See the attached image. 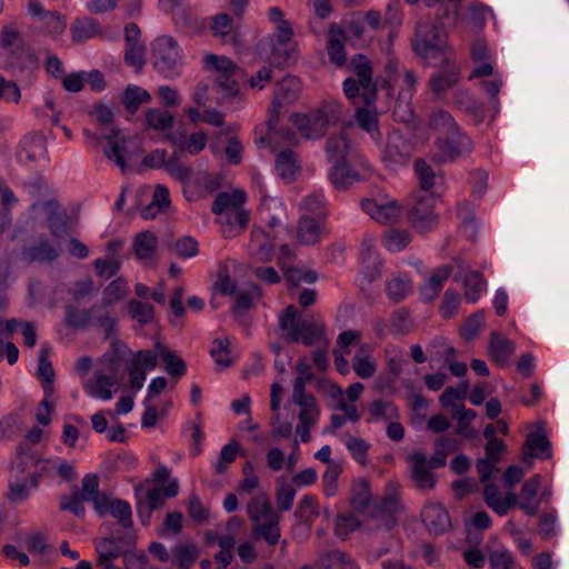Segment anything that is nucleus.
Returning a JSON list of instances; mask_svg holds the SVG:
<instances>
[{"instance_id":"nucleus-1","label":"nucleus","mask_w":569,"mask_h":569,"mask_svg":"<svg viewBox=\"0 0 569 569\" xmlns=\"http://www.w3.org/2000/svg\"><path fill=\"white\" fill-rule=\"evenodd\" d=\"M278 326L282 331V339L288 343L301 342L306 347H318L312 353L313 365L320 371L328 369L329 339L323 319L318 312L301 315L290 305L279 315Z\"/></svg>"},{"instance_id":"nucleus-2","label":"nucleus","mask_w":569,"mask_h":569,"mask_svg":"<svg viewBox=\"0 0 569 569\" xmlns=\"http://www.w3.org/2000/svg\"><path fill=\"white\" fill-rule=\"evenodd\" d=\"M412 50L422 59L442 57V64L455 61V54L450 50L447 32L435 22H419L411 40Z\"/></svg>"},{"instance_id":"nucleus-3","label":"nucleus","mask_w":569,"mask_h":569,"mask_svg":"<svg viewBox=\"0 0 569 569\" xmlns=\"http://www.w3.org/2000/svg\"><path fill=\"white\" fill-rule=\"evenodd\" d=\"M339 119L336 109H309L308 112L290 116L293 126L308 139L322 137L330 126H337Z\"/></svg>"},{"instance_id":"nucleus-4","label":"nucleus","mask_w":569,"mask_h":569,"mask_svg":"<svg viewBox=\"0 0 569 569\" xmlns=\"http://www.w3.org/2000/svg\"><path fill=\"white\" fill-rule=\"evenodd\" d=\"M66 323L72 328H88L96 326L103 330L104 338L111 337L116 327V319L111 318L107 311H101L99 306H92L86 310H79L73 306H66Z\"/></svg>"},{"instance_id":"nucleus-5","label":"nucleus","mask_w":569,"mask_h":569,"mask_svg":"<svg viewBox=\"0 0 569 569\" xmlns=\"http://www.w3.org/2000/svg\"><path fill=\"white\" fill-rule=\"evenodd\" d=\"M435 146L436 153L433 154V160L438 163L455 161L460 157L468 156L472 150L470 138L463 134L459 128L442 137H438Z\"/></svg>"},{"instance_id":"nucleus-6","label":"nucleus","mask_w":569,"mask_h":569,"mask_svg":"<svg viewBox=\"0 0 569 569\" xmlns=\"http://www.w3.org/2000/svg\"><path fill=\"white\" fill-rule=\"evenodd\" d=\"M239 87L237 81L217 80L212 86L207 82H199L193 91V101L198 106L207 103H236Z\"/></svg>"},{"instance_id":"nucleus-7","label":"nucleus","mask_w":569,"mask_h":569,"mask_svg":"<svg viewBox=\"0 0 569 569\" xmlns=\"http://www.w3.org/2000/svg\"><path fill=\"white\" fill-rule=\"evenodd\" d=\"M154 67L164 74H171L181 66L177 41L170 36L158 37L152 43Z\"/></svg>"},{"instance_id":"nucleus-8","label":"nucleus","mask_w":569,"mask_h":569,"mask_svg":"<svg viewBox=\"0 0 569 569\" xmlns=\"http://www.w3.org/2000/svg\"><path fill=\"white\" fill-rule=\"evenodd\" d=\"M435 202L432 193H425L415 199L408 212V219L415 229L423 232L436 224Z\"/></svg>"},{"instance_id":"nucleus-9","label":"nucleus","mask_w":569,"mask_h":569,"mask_svg":"<svg viewBox=\"0 0 569 569\" xmlns=\"http://www.w3.org/2000/svg\"><path fill=\"white\" fill-rule=\"evenodd\" d=\"M42 206L47 212L50 233L57 239H64L69 236L71 224L67 210L54 199L44 201Z\"/></svg>"},{"instance_id":"nucleus-10","label":"nucleus","mask_w":569,"mask_h":569,"mask_svg":"<svg viewBox=\"0 0 569 569\" xmlns=\"http://www.w3.org/2000/svg\"><path fill=\"white\" fill-rule=\"evenodd\" d=\"M110 149L106 150V156L113 159L116 163L124 171L126 161L131 160L143 152L141 141L138 138H127L120 141H113L109 138Z\"/></svg>"},{"instance_id":"nucleus-11","label":"nucleus","mask_w":569,"mask_h":569,"mask_svg":"<svg viewBox=\"0 0 569 569\" xmlns=\"http://www.w3.org/2000/svg\"><path fill=\"white\" fill-rule=\"evenodd\" d=\"M521 450L522 460L527 463H531L532 458L550 459L552 456L551 442L545 435L543 429L527 435Z\"/></svg>"},{"instance_id":"nucleus-12","label":"nucleus","mask_w":569,"mask_h":569,"mask_svg":"<svg viewBox=\"0 0 569 569\" xmlns=\"http://www.w3.org/2000/svg\"><path fill=\"white\" fill-rule=\"evenodd\" d=\"M249 250L258 261H271L274 254V237L263 228L254 227L251 230Z\"/></svg>"},{"instance_id":"nucleus-13","label":"nucleus","mask_w":569,"mask_h":569,"mask_svg":"<svg viewBox=\"0 0 569 569\" xmlns=\"http://www.w3.org/2000/svg\"><path fill=\"white\" fill-rule=\"evenodd\" d=\"M411 462V478L419 489L431 490L435 488L437 479L432 469L428 465V459L423 452L415 451L408 459Z\"/></svg>"},{"instance_id":"nucleus-14","label":"nucleus","mask_w":569,"mask_h":569,"mask_svg":"<svg viewBox=\"0 0 569 569\" xmlns=\"http://www.w3.org/2000/svg\"><path fill=\"white\" fill-rule=\"evenodd\" d=\"M360 204L366 213L381 223H392L401 213V208L397 201L380 203L375 199H363Z\"/></svg>"},{"instance_id":"nucleus-15","label":"nucleus","mask_w":569,"mask_h":569,"mask_svg":"<svg viewBox=\"0 0 569 569\" xmlns=\"http://www.w3.org/2000/svg\"><path fill=\"white\" fill-rule=\"evenodd\" d=\"M142 489V485L134 487L136 496L139 497V492ZM179 493V482L177 479L170 480L164 487H154L146 492L144 499L138 498L140 502L148 506L152 510H157L163 506L164 499H172Z\"/></svg>"},{"instance_id":"nucleus-16","label":"nucleus","mask_w":569,"mask_h":569,"mask_svg":"<svg viewBox=\"0 0 569 569\" xmlns=\"http://www.w3.org/2000/svg\"><path fill=\"white\" fill-rule=\"evenodd\" d=\"M421 519L427 529L433 535H441L450 528L448 511L440 503L427 505L421 511Z\"/></svg>"},{"instance_id":"nucleus-17","label":"nucleus","mask_w":569,"mask_h":569,"mask_svg":"<svg viewBox=\"0 0 569 569\" xmlns=\"http://www.w3.org/2000/svg\"><path fill=\"white\" fill-rule=\"evenodd\" d=\"M315 566L318 569H360L358 561L350 553L340 549L320 553Z\"/></svg>"},{"instance_id":"nucleus-18","label":"nucleus","mask_w":569,"mask_h":569,"mask_svg":"<svg viewBox=\"0 0 569 569\" xmlns=\"http://www.w3.org/2000/svg\"><path fill=\"white\" fill-rule=\"evenodd\" d=\"M452 271L453 267L450 264H443L432 270L429 279L420 288V295L425 302H431L440 295L443 283Z\"/></svg>"},{"instance_id":"nucleus-19","label":"nucleus","mask_w":569,"mask_h":569,"mask_svg":"<svg viewBox=\"0 0 569 569\" xmlns=\"http://www.w3.org/2000/svg\"><path fill=\"white\" fill-rule=\"evenodd\" d=\"M351 63L355 68V72L359 79V83L363 89L362 97H363L365 103L367 106L375 103L376 88L371 86L372 69H371L370 62L368 61V59L365 56L358 54V56L353 57Z\"/></svg>"},{"instance_id":"nucleus-20","label":"nucleus","mask_w":569,"mask_h":569,"mask_svg":"<svg viewBox=\"0 0 569 569\" xmlns=\"http://www.w3.org/2000/svg\"><path fill=\"white\" fill-rule=\"evenodd\" d=\"M515 343L502 337L499 332H491L490 343L488 346V353L490 359L497 365L505 367L509 363L510 357L515 352Z\"/></svg>"},{"instance_id":"nucleus-21","label":"nucleus","mask_w":569,"mask_h":569,"mask_svg":"<svg viewBox=\"0 0 569 569\" xmlns=\"http://www.w3.org/2000/svg\"><path fill=\"white\" fill-rule=\"evenodd\" d=\"M410 158L407 142L399 136L388 138L382 153V160L387 166L405 164Z\"/></svg>"},{"instance_id":"nucleus-22","label":"nucleus","mask_w":569,"mask_h":569,"mask_svg":"<svg viewBox=\"0 0 569 569\" xmlns=\"http://www.w3.org/2000/svg\"><path fill=\"white\" fill-rule=\"evenodd\" d=\"M453 117L445 109H432L428 114V121H423V131L430 130L442 137L458 129Z\"/></svg>"},{"instance_id":"nucleus-23","label":"nucleus","mask_w":569,"mask_h":569,"mask_svg":"<svg viewBox=\"0 0 569 569\" xmlns=\"http://www.w3.org/2000/svg\"><path fill=\"white\" fill-rule=\"evenodd\" d=\"M300 90V81L297 78H284L276 87L272 107H284L297 102Z\"/></svg>"},{"instance_id":"nucleus-24","label":"nucleus","mask_w":569,"mask_h":569,"mask_svg":"<svg viewBox=\"0 0 569 569\" xmlns=\"http://www.w3.org/2000/svg\"><path fill=\"white\" fill-rule=\"evenodd\" d=\"M274 167L278 176L287 182L293 181L300 172L297 154L290 149L282 150L277 154Z\"/></svg>"},{"instance_id":"nucleus-25","label":"nucleus","mask_w":569,"mask_h":569,"mask_svg":"<svg viewBox=\"0 0 569 569\" xmlns=\"http://www.w3.org/2000/svg\"><path fill=\"white\" fill-rule=\"evenodd\" d=\"M22 256L28 262H53L59 253L58 249L48 240H41L22 250Z\"/></svg>"},{"instance_id":"nucleus-26","label":"nucleus","mask_w":569,"mask_h":569,"mask_svg":"<svg viewBox=\"0 0 569 569\" xmlns=\"http://www.w3.org/2000/svg\"><path fill=\"white\" fill-rule=\"evenodd\" d=\"M352 123L343 126L339 136L328 138L326 143V152L330 160L345 159L350 152L351 146L348 138V131L352 129Z\"/></svg>"},{"instance_id":"nucleus-27","label":"nucleus","mask_w":569,"mask_h":569,"mask_svg":"<svg viewBox=\"0 0 569 569\" xmlns=\"http://www.w3.org/2000/svg\"><path fill=\"white\" fill-rule=\"evenodd\" d=\"M398 511V499L395 496H386L375 505L371 512L372 518L381 521V526L390 530L396 525L395 515Z\"/></svg>"},{"instance_id":"nucleus-28","label":"nucleus","mask_w":569,"mask_h":569,"mask_svg":"<svg viewBox=\"0 0 569 569\" xmlns=\"http://www.w3.org/2000/svg\"><path fill=\"white\" fill-rule=\"evenodd\" d=\"M293 403L300 407V412L298 415L299 422L303 425H315L320 416L319 406L317 403V399L312 393L301 395H292Z\"/></svg>"},{"instance_id":"nucleus-29","label":"nucleus","mask_w":569,"mask_h":569,"mask_svg":"<svg viewBox=\"0 0 569 569\" xmlns=\"http://www.w3.org/2000/svg\"><path fill=\"white\" fill-rule=\"evenodd\" d=\"M329 179L337 189H347L361 180L357 170L346 162L333 166Z\"/></svg>"},{"instance_id":"nucleus-30","label":"nucleus","mask_w":569,"mask_h":569,"mask_svg":"<svg viewBox=\"0 0 569 569\" xmlns=\"http://www.w3.org/2000/svg\"><path fill=\"white\" fill-rule=\"evenodd\" d=\"M246 202V193L241 190L233 192H220L212 202L211 210L216 214L230 212L236 208H240Z\"/></svg>"},{"instance_id":"nucleus-31","label":"nucleus","mask_w":569,"mask_h":569,"mask_svg":"<svg viewBox=\"0 0 569 569\" xmlns=\"http://www.w3.org/2000/svg\"><path fill=\"white\" fill-rule=\"evenodd\" d=\"M253 539H263L269 546H276L280 540L279 516H272L263 523H256L251 528Z\"/></svg>"},{"instance_id":"nucleus-32","label":"nucleus","mask_w":569,"mask_h":569,"mask_svg":"<svg viewBox=\"0 0 569 569\" xmlns=\"http://www.w3.org/2000/svg\"><path fill=\"white\" fill-rule=\"evenodd\" d=\"M199 557L193 543H180L171 549V562L179 569H191Z\"/></svg>"},{"instance_id":"nucleus-33","label":"nucleus","mask_w":569,"mask_h":569,"mask_svg":"<svg viewBox=\"0 0 569 569\" xmlns=\"http://www.w3.org/2000/svg\"><path fill=\"white\" fill-rule=\"evenodd\" d=\"M73 42L83 43L101 33L100 27L94 19H77L70 28Z\"/></svg>"},{"instance_id":"nucleus-34","label":"nucleus","mask_w":569,"mask_h":569,"mask_svg":"<svg viewBox=\"0 0 569 569\" xmlns=\"http://www.w3.org/2000/svg\"><path fill=\"white\" fill-rule=\"evenodd\" d=\"M117 539L114 537H104L96 541V552L98 555L97 563H107L112 560L122 557L124 551L122 546L117 543Z\"/></svg>"},{"instance_id":"nucleus-35","label":"nucleus","mask_w":569,"mask_h":569,"mask_svg":"<svg viewBox=\"0 0 569 569\" xmlns=\"http://www.w3.org/2000/svg\"><path fill=\"white\" fill-rule=\"evenodd\" d=\"M449 68L446 71H439L430 79V88L433 93L440 94L448 89L452 88L459 79V72L453 62L447 64Z\"/></svg>"},{"instance_id":"nucleus-36","label":"nucleus","mask_w":569,"mask_h":569,"mask_svg":"<svg viewBox=\"0 0 569 569\" xmlns=\"http://www.w3.org/2000/svg\"><path fill=\"white\" fill-rule=\"evenodd\" d=\"M156 347L159 350L162 361L164 362L166 371L171 377L181 378L182 376L186 375L187 366L182 358L178 357L176 352L169 350L160 342H157Z\"/></svg>"},{"instance_id":"nucleus-37","label":"nucleus","mask_w":569,"mask_h":569,"mask_svg":"<svg viewBox=\"0 0 569 569\" xmlns=\"http://www.w3.org/2000/svg\"><path fill=\"white\" fill-rule=\"evenodd\" d=\"M297 238L306 246L316 244L320 240V227L317 219L301 217L298 224Z\"/></svg>"},{"instance_id":"nucleus-38","label":"nucleus","mask_w":569,"mask_h":569,"mask_svg":"<svg viewBox=\"0 0 569 569\" xmlns=\"http://www.w3.org/2000/svg\"><path fill=\"white\" fill-rule=\"evenodd\" d=\"M204 64L207 68H211L219 72L218 80L232 81L230 79L236 72H240L237 66L224 56L209 54L204 58Z\"/></svg>"},{"instance_id":"nucleus-39","label":"nucleus","mask_w":569,"mask_h":569,"mask_svg":"<svg viewBox=\"0 0 569 569\" xmlns=\"http://www.w3.org/2000/svg\"><path fill=\"white\" fill-rule=\"evenodd\" d=\"M174 117L168 109H147L146 123L150 129L168 131L173 127Z\"/></svg>"},{"instance_id":"nucleus-40","label":"nucleus","mask_w":569,"mask_h":569,"mask_svg":"<svg viewBox=\"0 0 569 569\" xmlns=\"http://www.w3.org/2000/svg\"><path fill=\"white\" fill-rule=\"evenodd\" d=\"M117 383V377L112 375H97L96 386L90 383L84 385V390L88 395L94 398H101L103 400H110L112 398V391L110 390Z\"/></svg>"},{"instance_id":"nucleus-41","label":"nucleus","mask_w":569,"mask_h":569,"mask_svg":"<svg viewBox=\"0 0 569 569\" xmlns=\"http://www.w3.org/2000/svg\"><path fill=\"white\" fill-rule=\"evenodd\" d=\"M463 286L466 300L475 303L485 290L486 281L479 271H470L465 276Z\"/></svg>"},{"instance_id":"nucleus-42","label":"nucleus","mask_w":569,"mask_h":569,"mask_svg":"<svg viewBox=\"0 0 569 569\" xmlns=\"http://www.w3.org/2000/svg\"><path fill=\"white\" fill-rule=\"evenodd\" d=\"M319 508L317 498L311 495H306L299 501L295 517L303 523L311 525L319 517Z\"/></svg>"},{"instance_id":"nucleus-43","label":"nucleus","mask_w":569,"mask_h":569,"mask_svg":"<svg viewBox=\"0 0 569 569\" xmlns=\"http://www.w3.org/2000/svg\"><path fill=\"white\" fill-rule=\"evenodd\" d=\"M157 243L158 239L152 232L146 231L138 233L133 240V249L137 258H151L156 252Z\"/></svg>"},{"instance_id":"nucleus-44","label":"nucleus","mask_w":569,"mask_h":569,"mask_svg":"<svg viewBox=\"0 0 569 569\" xmlns=\"http://www.w3.org/2000/svg\"><path fill=\"white\" fill-rule=\"evenodd\" d=\"M38 377L43 380V391L50 396L53 391L52 382L54 378V369L48 359V351L43 347L39 350Z\"/></svg>"},{"instance_id":"nucleus-45","label":"nucleus","mask_w":569,"mask_h":569,"mask_svg":"<svg viewBox=\"0 0 569 569\" xmlns=\"http://www.w3.org/2000/svg\"><path fill=\"white\" fill-rule=\"evenodd\" d=\"M369 415L370 417L367 419V422H373L379 419L390 420L399 418V410L392 402L378 399L372 402Z\"/></svg>"},{"instance_id":"nucleus-46","label":"nucleus","mask_w":569,"mask_h":569,"mask_svg":"<svg viewBox=\"0 0 569 569\" xmlns=\"http://www.w3.org/2000/svg\"><path fill=\"white\" fill-rule=\"evenodd\" d=\"M127 292L128 286L126 279L118 277L104 288L102 303L99 306L100 310L103 311L106 307L123 298Z\"/></svg>"},{"instance_id":"nucleus-47","label":"nucleus","mask_w":569,"mask_h":569,"mask_svg":"<svg viewBox=\"0 0 569 569\" xmlns=\"http://www.w3.org/2000/svg\"><path fill=\"white\" fill-rule=\"evenodd\" d=\"M298 376L293 382L292 395H307L306 385L315 379V373L311 370V366L307 363L306 358L299 359L296 365Z\"/></svg>"},{"instance_id":"nucleus-48","label":"nucleus","mask_w":569,"mask_h":569,"mask_svg":"<svg viewBox=\"0 0 569 569\" xmlns=\"http://www.w3.org/2000/svg\"><path fill=\"white\" fill-rule=\"evenodd\" d=\"M371 502V492L369 482L360 479L352 489L351 506L357 511H365Z\"/></svg>"},{"instance_id":"nucleus-49","label":"nucleus","mask_w":569,"mask_h":569,"mask_svg":"<svg viewBox=\"0 0 569 569\" xmlns=\"http://www.w3.org/2000/svg\"><path fill=\"white\" fill-rule=\"evenodd\" d=\"M387 295L395 302L403 300L412 289L411 280L408 277H393L387 284Z\"/></svg>"},{"instance_id":"nucleus-50","label":"nucleus","mask_w":569,"mask_h":569,"mask_svg":"<svg viewBox=\"0 0 569 569\" xmlns=\"http://www.w3.org/2000/svg\"><path fill=\"white\" fill-rule=\"evenodd\" d=\"M130 317L141 325L151 323L154 319V308L152 305L132 299L128 303Z\"/></svg>"},{"instance_id":"nucleus-51","label":"nucleus","mask_w":569,"mask_h":569,"mask_svg":"<svg viewBox=\"0 0 569 569\" xmlns=\"http://www.w3.org/2000/svg\"><path fill=\"white\" fill-rule=\"evenodd\" d=\"M355 118L359 128L367 131L372 137H380L378 112L376 109H356Z\"/></svg>"},{"instance_id":"nucleus-52","label":"nucleus","mask_w":569,"mask_h":569,"mask_svg":"<svg viewBox=\"0 0 569 569\" xmlns=\"http://www.w3.org/2000/svg\"><path fill=\"white\" fill-rule=\"evenodd\" d=\"M212 33L216 38L223 42L233 41L236 37L232 34V18L228 13H219L212 19Z\"/></svg>"},{"instance_id":"nucleus-53","label":"nucleus","mask_w":569,"mask_h":569,"mask_svg":"<svg viewBox=\"0 0 569 569\" xmlns=\"http://www.w3.org/2000/svg\"><path fill=\"white\" fill-rule=\"evenodd\" d=\"M167 248L173 249L183 259L196 257L199 252L197 240L190 236L181 237L174 242L168 241Z\"/></svg>"},{"instance_id":"nucleus-54","label":"nucleus","mask_w":569,"mask_h":569,"mask_svg":"<svg viewBox=\"0 0 569 569\" xmlns=\"http://www.w3.org/2000/svg\"><path fill=\"white\" fill-rule=\"evenodd\" d=\"M121 102L124 107H138L150 103L151 94L139 86L130 84L123 91Z\"/></svg>"},{"instance_id":"nucleus-55","label":"nucleus","mask_w":569,"mask_h":569,"mask_svg":"<svg viewBox=\"0 0 569 569\" xmlns=\"http://www.w3.org/2000/svg\"><path fill=\"white\" fill-rule=\"evenodd\" d=\"M238 449L239 443L236 440H231L221 448L218 461L214 465L216 473L222 475L228 470L229 466L237 459Z\"/></svg>"},{"instance_id":"nucleus-56","label":"nucleus","mask_w":569,"mask_h":569,"mask_svg":"<svg viewBox=\"0 0 569 569\" xmlns=\"http://www.w3.org/2000/svg\"><path fill=\"white\" fill-rule=\"evenodd\" d=\"M410 241L411 237L407 230L390 229L385 233V246L392 252L405 249Z\"/></svg>"},{"instance_id":"nucleus-57","label":"nucleus","mask_w":569,"mask_h":569,"mask_svg":"<svg viewBox=\"0 0 569 569\" xmlns=\"http://www.w3.org/2000/svg\"><path fill=\"white\" fill-rule=\"evenodd\" d=\"M415 172L419 180V186L422 191L427 192L435 186L436 173L433 169L427 163L425 159H417L415 161Z\"/></svg>"},{"instance_id":"nucleus-58","label":"nucleus","mask_w":569,"mask_h":569,"mask_svg":"<svg viewBox=\"0 0 569 569\" xmlns=\"http://www.w3.org/2000/svg\"><path fill=\"white\" fill-rule=\"evenodd\" d=\"M210 355L214 362L221 367H230V341L228 338H217L212 341Z\"/></svg>"},{"instance_id":"nucleus-59","label":"nucleus","mask_w":569,"mask_h":569,"mask_svg":"<svg viewBox=\"0 0 569 569\" xmlns=\"http://www.w3.org/2000/svg\"><path fill=\"white\" fill-rule=\"evenodd\" d=\"M109 513H111V516L117 519L119 525L124 529H129L133 526L132 510L129 502L121 499H114Z\"/></svg>"},{"instance_id":"nucleus-60","label":"nucleus","mask_w":569,"mask_h":569,"mask_svg":"<svg viewBox=\"0 0 569 569\" xmlns=\"http://www.w3.org/2000/svg\"><path fill=\"white\" fill-rule=\"evenodd\" d=\"M144 44H124V62L137 72L141 71L146 63Z\"/></svg>"},{"instance_id":"nucleus-61","label":"nucleus","mask_w":569,"mask_h":569,"mask_svg":"<svg viewBox=\"0 0 569 569\" xmlns=\"http://www.w3.org/2000/svg\"><path fill=\"white\" fill-rule=\"evenodd\" d=\"M0 44L10 53H16L21 48V37L13 24L10 23L2 28L0 32Z\"/></svg>"},{"instance_id":"nucleus-62","label":"nucleus","mask_w":569,"mask_h":569,"mask_svg":"<svg viewBox=\"0 0 569 569\" xmlns=\"http://www.w3.org/2000/svg\"><path fill=\"white\" fill-rule=\"evenodd\" d=\"M360 527V521L352 513H340L336 518L335 535L346 539Z\"/></svg>"},{"instance_id":"nucleus-63","label":"nucleus","mask_w":569,"mask_h":569,"mask_svg":"<svg viewBox=\"0 0 569 569\" xmlns=\"http://www.w3.org/2000/svg\"><path fill=\"white\" fill-rule=\"evenodd\" d=\"M326 204L327 199L325 194L320 191L312 192L303 198L302 207L310 213L315 214L317 218L326 217Z\"/></svg>"},{"instance_id":"nucleus-64","label":"nucleus","mask_w":569,"mask_h":569,"mask_svg":"<svg viewBox=\"0 0 569 569\" xmlns=\"http://www.w3.org/2000/svg\"><path fill=\"white\" fill-rule=\"evenodd\" d=\"M488 560L492 569H516L515 558L507 549L491 551Z\"/></svg>"}]
</instances>
